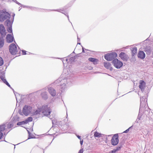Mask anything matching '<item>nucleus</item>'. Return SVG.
Segmentation results:
<instances>
[{"label": "nucleus", "mask_w": 153, "mask_h": 153, "mask_svg": "<svg viewBox=\"0 0 153 153\" xmlns=\"http://www.w3.org/2000/svg\"><path fill=\"white\" fill-rule=\"evenodd\" d=\"M132 52V56H134L137 53V49L136 47H134L131 49Z\"/></svg>", "instance_id": "obj_24"}, {"label": "nucleus", "mask_w": 153, "mask_h": 153, "mask_svg": "<svg viewBox=\"0 0 153 153\" xmlns=\"http://www.w3.org/2000/svg\"><path fill=\"white\" fill-rule=\"evenodd\" d=\"M5 27L2 24L0 25V36H5L6 35Z\"/></svg>", "instance_id": "obj_11"}, {"label": "nucleus", "mask_w": 153, "mask_h": 153, "mask_svg": "<svg viewBox=\"0 0 153 153\" xmlns=\"http://www.w3.org/2000/svg\"><path fill=\"white\" fill-rule=\"evenodd\" d=\"M0 78L1 79V80L3 81V82L4 84L6 85L7 86H8L9 87H10L11 89H12V87H11L10 85L7 81L4 76H0Z\"/></svg>", "instance_id": "obj_16"}, {"label": "nucleus", "mask_w": 153, "mask_h": 153, "mask_svg": "<svg viewBox=\"0 0 153 153\" xmlns=\"http://www.w3.org/2000/svg\"><path fill=\"white\" fill-rule=\"evenodd\" d=\"M54 10V11H58V12H61V13H62V12H61V11H60V10Z\"/></svg>", "instance_id": "obj_41"}, {"label": "nucleus", "mask_w": 153, "mask_h": 153, "mask_svg": "<svg viewBox=\"0 0 153 153\" xmlns=\"http://www.w3.org/2000/svg\"><path fill=\"white\" fill-rule=\"evenodd\" d=\"M104 66L106 68L109 69L110 71H112L113 70V68L111 67V64L108 62H105Z\"/></svg>", "instance_id": "obj_17"}, {"label": "nucleus", "mask_w": 153, "mask_h": 153, "mask_svg": "<svg viewBox=\"0 0 153 153\" xmlns=\"http://www.w3.org/2000/svg\"><path fill=\"white\" fill-rule=\"evenodd\" d=\"M145 54L144 52L142 51H140L137 54V56L138 58L143 59L145 57Z\"/></svg>", "instance_id": "obj_15"}, {"label": "nucleus", "mask_w": 153, "mask_h": 153, "mask_svg": "<svg viewBox=\"0 0 153 153\" xmlns=\"http://www.w3.org/2000/svg\"><path fill=\"white\" fill-rule=\"evenodd\" d=\"M147 103V99L145 97H143L140 98L139 113L140 111L145 110Z\"/></svg>", "instance_id": "obj_5"}, {"label": "nucleus", "mask_w": 153, "mask_h": 153, "mask_svg": "<svg viewBox=\"0 0 153 153\" xmlns=\"http://www.w3.org/2000/svg\"><path fill=\"white\" fill-rule=\"evenodd\" d=\"M18 49L17 48L16 45L13 43L11 44L9 46V51L12 55L19 54L20 53V49L18 47Z\"/></svg>", "instance_id": "obj_3"}, {"label": "nucleus", "mask_w": 153, "mask_h": 153, "mask_svg": "<svg viewBox=\"0 0 153 153\" xmlns=\"http://www.w3.org/2000/svg\"><path fill=\"white\" fill-rule=\"evenodd\" d=\"M28 131V134H29V138H28V139H30V138H33V137H30V132L29 131Z\"/></svg>", "instance_id": "obj_37"}, {"label": "nucleus", "mask_w": 153, "mask_h": 153, "mask_svg": "<svg viewBox=\"0 0 153 153\" xmlns=\"http://www.w3.org/2000/svg\"><path fill=\"white\" fill-rule=\"evenodd\" d=\"M4 63L3 60L2 58L0 56V66H2Z\"/></svg>", "instance_id": "obj_29"}, {"label": "nucleus", "mask_w": 153, "mask_h": 153, "mask_svg": "<svg viewBox=\"0 0 153 153\" xmlns=\"http://www.w3.org/2000/svg\"><path fill=\"white\" fill-rule=\"evenodd\" d=\"M25 124H26V123L25 120L22 122H19L17 123V125L18 126H22Z\"/></svg>", "instance_id": "obj_27"}, {"label": "nucleus", "mask_w": 153, "mask_h": 153, "mask_svg": "<svg viewBox=\"0 0 153 153\" xmlns=\"http://www.w3.org/2000/svg\"><path fill=\"white\" fill-rule=\"evenodd\" d=\"M77 44H79V45H80L81 43H78Z\"/></svg>", "instance_id": "obj_49"}, {"label": "nucleus", "mask_w": 153, "mask_h": 153, "mask_svg": "<svg viewBox=\"0 0 153 153\" xmlns=\"http://www.w3.org/2000/svg\"><path fill=\"white\" fill-rule=\"evenodd\" d=\"M117 54L116 53H108L104 56L105 59L107 61H111L117 57Z\"/></svg>", "instance_id": "obj_6"}, {"label": "nucleus", "mask_w": 153, "mask_h": 153, "mask_svg": "<svg viewBox=\"0 0 153 153\" xmlns=\"http://www.w3.org/2000/svg\"><path fill=\"white\" fill-rule=\"evenodd\" d=\"M15 2L17 4H18L19 5H21V6H22L23 7H26V6H25L24 5H23L22 4H20V3L18 2L17 1H16Z\"/></svg>", "instance_id": "obj_31"}, {"label": "nucleus", "mask_w": 153, "mask_h": 153, "mask_svg": "<svg viewBox=\"0 0 153 153\" xmlns=\"http://www.w3.org/2000/svg\"><path fill=\"white\" fill-rule=\"evenodd\" d=\"M48 91L52 96L54 97L56 95V91L53 88L49 87L48 88Z\"/></svg>", "instance_id": "obj_10"}, {"label": "nucleus", "mask_w": 153, "mask_h": 153, "mask_svg": "<svg viewBox=\"0 0 153 153\" xmlns=\"http://www.w3.org/2000/svg\"><path fill=\"white\" fill-rule=\"evenodd\" d=\"M33 120V118L31 117H28L27 119L25 120V121L26 124H27L29 122L32 121Z\"/></svg>", "instance_id": "obj_25"}, {"label": "nucleus", "mask_w": 153, "mask_h": 153, "mask_svg": "<svg viewBox=\"0 0 153 153\" xmlns=\"http://www.w3.org/2000/svg\"><path fill=\"white\" fill-rule=\"evenodd\" d=\"M132 127V126H131V127H130L128 128L126 130V131H124L123 133H127L129 131V129Z\"/></svg>", "instance_id": "obj_32"}, {"label": "nucleus", "mask_w": 153, "mask_h": 153, "mask_svg": "<svg viewBox=\"0 0 153 153\" xmlns=\"http://www.w3.org/2000/svg\"><path fill=\"white\" fill-rule=\"evenodd\" d=\"M152 64H153V62H152Z\"/></svg>", "instance_id": "obj_51"}, {"label": "nucleus", "mask_w": 153, "mask_h": 153, "mask_svg": "<svg viewBox=\"0 0 153 153\" xmlns=\"http://www.w3.org/2000/svg\"><path fill=\"white\" fill-rule=\"evenodd\" d=\"M82 52L83 53H84L85 52V51H84V48H82Z\"/></svg>", "instance_id": "obj_46"}, {"label": "nucleus", "mask_w": 153, "mask_h": 153, "mask_svg": "<svg viewBox=\"0 0 153 153\" xmlns=\"http://www.w3.org/2000/svg\"><path fill=\"white\" fill-rule=\"evenodd\" d=\"M10 15L7 12L1 11L0 12V22H3L10 18Z\"/></svg>", "instance_id": "obj_4"}, {"label": "nucleus", "mask_w": 153, "mask_h": 153, "mask_svg": "<svg viewBox=\"0 0 153 153\" xmlns=\"http://www.w3.org/2000/svg\"><path fill=\"white\" fill-rule=\"evenodd\" d=\"M51 112V109L50 107H48L47 105H43L42 107L39 108L34 112V114H40L42 113L45 116H48L50 114Z\"/></svg>", "instance_id": "obj_2"}, {"label": "nucleus", "mask_w": 153, "mask_h": 153, "mask_svg": "<svg viewBox=\"0 0 153 153\" xmlns=\"http://www.w3.org/2000/svg\"><path fill=\"white\" fill-rule=\"evenodd\" d=\"M22 54L23 55H25L27 53H26V51L25 50H22Z\"/></svg>", "instance_id": "obj_35"}, {"label": "nucleus", "mask_w": 153, "mask_h": 153, "mask_svg": "<svg viewBox=\"0 0 153 153\" xmlns=\"http://www.w3.org/2000/svg\"><path fill=\"white\" fill-rule=\"evenodd\" d=\"M61 59L62 60L63 63L64 64V58H61Z\"/></svg>", "instance_id": "obj_44"}, {"label": "nucleus", "mask_w": 153, "mask_h": 153, "mask_svg": "<svg viewBox=\"0 0 153 153\" xmlns=\"http://www.w3.org/2000/svg\"><path fill=\"white\" fill-rule=\"evenodd\" d=\"M13 20L11 22L9 19L6 20L5 22V24L8 27H12V25L13 23Z\"/></svg>", "instance_id": "obj_23"}, {"label": "nucleus", "mask_w": 153, "mask_h": 153, "mask_svg": "<svg viewBox=\"0 0 153 153\" xmlns=\"http://www.w3.org/2000/svg\"><path fill=\"white\" fill-rule=\"evenodd\" d=\"M80 40V39L78 37V36H77V41L79 42Z\"/></svg>", "instance_id": "obj_43"}, {"label": "nucleus", "mask_w": 153, "mask_h": 153, "mask_svg": "<svg viewBox=\"0 0 153 153\" xmlns=\"http://www.w3.org/2000/svg\"><path fill=\"white\" fill-rule=\"evenodd\" d=\"M88 60L89 61L92 62L94 65L97 64L98 61V59L91 57L89 58Z\"/></svg>", "instance_id": "obj_21"}, {"label": "nucleus", "mask_w": 153, "mask_h": 153, "mask_svg": "<svg viewBox=\"0 0 153 153\" xmlns=\"http://www.w3.org/2000/svg\"><path fill=\"white\" fill-rule=\"evenodd\" d=\"M66 16H67L68 18V20H69V16L68 15H66L65 14H64Z\"/></svg>", "instance_id": "obj_45"}, {"label": "nucleus", "mask_w": 153, "mask_h": 153, "mask_svg": "<svg viewBox=\"0 0 153 153\" xmlns=\"http://www.w3.org/2000/svg\"><path fill=\"white\" fill-rule=\"evenodd\" d=\"M121 147H122L121 146H117V147L116 149H114L117 152L120 151L121 148Z\"/></svg>", "instance_id": "obj_30"}, {"label": "nucleus", "mask_w": 153, "mask_h": 153, "mask_svg": "<svg viewBox=\"0 0 153 153\" xmlns=\"http://www.w3.org/2000/svg\"><path fill=\"white\" fill-rule=\"evenodd\" d=\"M5 125L4 124L0 125V139L3 136L2 131H4L5 129Z\"/></svg>", "instance_id": "obj_18"}, {"label": "nucleus", "mask_w": 153, "mask_h": 153, "mask_svg": "<svg viewBox=\"0 0 153 153\" xmlns=\"http://www.w3.org/2000/svg\"><path fill=\"white\" fill-rule=\"evenodd\" d=\"M63 128L64 130H65V129H66V128Z\"/></svg>", "instance_id": "obj_48"}, {"label": "nucleus", "mask_w": 153, "mask_h": 153, "mask_svg": "<svg viewBox=\"0 0 153 153\" xmlns=\"http://www.w3.org/2000/svg\"><path fill=\"white\" fill-rule=\"evenodd\" d=\"M94 136L96 137H100L102 136V134L96 131L94 132Z\"/></svg>", "instance_id": "obj_26"}, {"label": "nucleus", "mask_w": 153, "mask_h": 153, "mask_svg": "<svg viewBox=\"0 0 153 153\" xmlns=\"http://www.w3.org/2000/svg\"><path fill=\"white\" fill-rule=\"evenodd\" d=\"M7 31L10 33H12V27H8Z\"/></svg>", "instance_id": "obj_28"}, {"label": "nucleus", "mask_w": 153, "mask_h": 153, "mask_svg": "<svg viewBox=\"0 0 153 153\" xmlns=\"http://www.w3.org/2000/svg\"><path fill=\"white\" fill-rule=\"evenodd\" d=\"M5 36H0V48H2L4 45V38Z\"/></svg>", "instance_id": "obj_22"}, {"label": "nucleus", "mask_w": 153, "mask_h": 153, "mask_svg": "<svg viewBox=\"0 0 153 153\" xmlns=\"http://www.w3.org/2000/svg\"><path fill=\"white\" fill-rule=\"evenodd\" d=\"M111 143L112 145L116 146L119 142L118 135L117 134H114L112 137Z\"/></svg>", "instance_id": "obj_9"}, {"label": "nucleus", "mask_w": 153, "mask_h": 153, "mask_svg": "<svg viewBox=\"0 0 153 153\" xmlns=\"http://www.w3.org/2000/svg\"><path fill=\"white\" fill-rule=\"evenodd\" d=\"M13 122H15V121H14V120H13V122L10 121L9 122V123H8V124H7V128L8 129H9V131H10L11 130V129H10V128L13 126Z\"/></svg>", "instance_id": "obj_19"}, {"label": "nucleus", "mask_w": 153, "mask_h": 153, "mask_svg": "<svg viewBox=\"0 0 153 153\" xmlns=\"http://www.w3.org/2000/svg\"><path fill=\"white\" fill-rule=\"evenodd\" d=\"M75 57L74 56V57H71L70 59H69V60L70 61H74L75 59Z\"/></svg>", "instance_id": "obj_33"}, {"label": "nucleus", "mask_w": 153, "mask_h": 153, "mask_svg": "<svg viewBox=\"0 0 153 153\" xmlns=\"http://www.w3.org/2000/svg\"><path fill=\"white\" fill-rule=\"evenodd\" d=\"M41 96L42 98L45 100H46L48 98V96L47 92L45 91L42 92L41 94Z\"/></svg>", "instance_id": "obj_20"}, {"label": "nucleus", "mask_w": 153, "mask_h": 153, "mask_svg": "<svg viewBox=\"0 0 153 153\" xmlns=\"http://www.w3.org/2000/svg\"><path fill=\"white\" fill-rule=\"evenodd\" d=\"M116 152V151L114 149L113 150L110 152H109V153H115Z\"/></svg>", "instance_id": "obj_34"}, {"label": "nucleus", "mask_w": 153, "mask_h": 153, "mask_svg": "<svg viewBox=\"0 0 153 153\" xmlns=\"http://www.w3.org/2000/svg\"><path fill=\"white\" fill-rule=\"evenodd\" d=\"M14 39L13 37L11 34H8L6 36V40L7 43L12 42Z\"/></svg>", "instance_id": "obj_12"}, {"label": "nucleus", "mask_w": 153, "mask_h": 153, "mask_svg": "<svg viewBox=\"0 0 153 153\" xmlns=\"http://www.w3.org/2000/svg\"><path fill=\"white\" fill-rule=\"evenodd\" d=\"M15 16V13H13V14L12 15V16L13 17V20H12L13 22V21L14 19V17Z\"/></svg>", "instance_id": "obj_38"}, {"label": "nucleus", "mask_w": 153, "mask_h": 153, "mask_svg": "<svg viewBox=\"0 0 153 153\" xmlns=\"http://www.w3.org/2000/svg\"><path fill=\"white\" fill-rule=\"evenodd\" d=\"M83 143V140H81L80 141V144L81 145H82Z\"/></svg>", "instance_id": "obj_40"}, {"label": "nucleus", "mask_w": 153, "mask_h": 153, "mask_svg": "<svg viewBox=\"0 0 153 153\" xmlns=\"http://www.w3.org/2000/svg\"><path fill=\"white\" fill-rule=\"evenodd\" d=\"M83 149H80L78 152V153H83Z\"/></svg>", "instance_id": "obj_36"}, {"label": "nucleus", "mask_w": 153, "mask_h": 153, "mask_svg": "<svg viewBox=\"0 0 153 153\" xmlns=\"http://www.w3.org/2000/svg\"><path fill=\"white\" fill-rule=\"evenodd\" d=\"M146 83L143 80H140L139 87L141 91L143 92L145 87Z\"/></svg>", "instance_id": "obj_13"}, {"label": "nucleus", "mask_w": 153, "mask_h": 153, "mask_svg": "<svg viewBox=\"0 0 153 153\" xmlns=\"http://www.w3.org/2000/svg\"><path fill=\"white\" fill-rule=\"evenodd\" d=\"M52 124H53L55 122V120H52Z\"/></svg>", "instance_id": "obj_42"}, {"label": "nucleus", "mask_w": 153, "mask_h": 153, "mask_svg": "<svg viewBox=\"0 0 153 153\" xmlns=\"http://www.w3.org/2000/svg\"><path fill=\"white\" fill-rule=\"evenodd\" d=\"M63 126H66V124L64 125Z\"/></svg>", "instance_id": "obj_50"}, {"label": "nucleus", "mask_w": 153, "mask_h": 153, "mask_svg": "<svg viewBox=\"0 0 153 153\" xmlns=\"http://www.w3.org/2000/svg\"><path fill=\"white\" fill-rule=\"evenodd\" d=\"M77 137L80 140H82L81 137L78 135H76Z\"/></svg>", "instance_id": "obj_39"}, {"label": "nucleus", "mask_w": 153, "mask_h": 153, "mask_svg": "<svg viewBox=\"0 0 153 153\" xmlns=\"http://www.w3.org/2000/svg\"><path fill=\"white\" fill-rule=\"evenodd\" d=\"M70 82L69 78L62 79L60 77L55 81L54 84L58 86L60 85L62 89L61 91L63 92L70 85Z\"/></svg>", "instance_id": "obj_1"}, {"label": "nucleus", "mask_w": 153, "mask_h": 153, "mask_svg": "<svg viewBox=\"0 0 153 153\" xmlns=\"http://www.w3.org/2000/svg\"><path fill=\"white\" fill-rule=\"evenodd\" d=\"M119 56L124 61H126L128 59L127 56L124 52H121L119 54Z\"/></svg>", "instance_id": "obj_14"}, {"label": "nucleus", "mask_w": 153, "mask_h": 153, "mask_svg": "<svg viewBox=\"0 0 153 153\" xmlns=\"http://www.w3.org/2000/svg\"><path fill=\"white\" fill-rule=\"evenodd\" d=\"M112 63L114 66L118 69L120 68L123 65L122 62L118 60L117 59H114L112 61Z\"/></svg>", "instance_id": "obj_7"}, {"label": "nucleus", "mask_w": 153, "mask_h": 153, "mask_svg": "<svg viewBox=\"0 0 153 153\" xmlns=\"http://www.w3.org/2000/svg\"><path fill=\"white\" fill-rule=\"evenodd\" d=\"M32 108L30 106L25 105L23 108L22 111L24 114L27 116L31 112Z\"/></svg>", "instance_id": "obj_8"}, {"label": "nucleus", "mask_w": 153, "mask_h": 153, "mask_svg": "<svg viewBox=\"0 0 153 153\" xmlns=\"http://www.w3.org/2000/svg\"><path fill=\"white\" fill-rule=\"evenodd\" d=\"M68 59H66L65 60L66 62H67V63H68Z\"/></svg>", "instance_id": "obj_47"}]
</instances>
